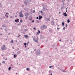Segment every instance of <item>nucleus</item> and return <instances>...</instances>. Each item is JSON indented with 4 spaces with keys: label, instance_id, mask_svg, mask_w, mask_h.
Returning a JSON list of instances; mask_svg holds the SVG:
<instances>
[{
    "label": "nucleus",
    "instance_id": "9d476101",
    "mask_svg": "<svg viewBox=\"0 0 75 75\" xmlns=\"http://www.w3.org/2000/svg\"><path fill=\"white\" fill-rule=\"evenodd\" d=\"M16 23H17V22H19V19H17L16 20H15Z\"/></svg>",
    "mask_w": 75,
    "mask_h": 75
},
{
    "label": "nucleus",
    "instance_id": "ddd939ff",
    "mask_svg": "<svg viewBox=\"0 0 75 75\" xmlns=\"http://www.w3.org/2000/svg\"><path fill=\"white\" fill-rule=\"evenodd\" d=\"M23 44L25 46V48H26V47H27V45H27V43H23Z\"/></svg>",
    "mask_w": 75,
    "mask_h": 75
},
{
    "label": "nucleus",
    "instance_id": "c9c22d12",
    "mask_svg": "<svg viewBox=\"0 0 75 75\" xmlns=\"http://www.w3.org/2000/svg\"><path fill=\"white\" fill-rule=\"evenodd\" d=\"M36 50H37V49H34V51H36Z\"/></svg>",
    "mask_w": 75,
    "mask_h": 75
},
{
    "label": "nucleus",
    "instance_id": "680f3d73",
    "mask_svg": "<svg viewBox=\"0 0 75 75\" xmlns=\"http://www.w3.org/2000/svg\"><path fill=\"white\" fill-rule=\"evenodd\" d=\"M66 12H67V10H66Z\"/></svg>",
    "mask_w": 75,
    "mask_h": 75
},
{
    "label": "nucleus",
    "instance_id": "6e6552de",
    "mask_svg": "<svg viewBox=\"0 0 75 75\" xmlns=\"http://www.w3.org/2000/svg\"><path fill=\"white\" fill-rule=\"evenodd\" d=\"M41 18H42V16H41L40 15H39V20H40V19H41Z\"/></svg>",
    "mask_w": 75,
    "mask_h": 75
},
{
    "label": "nucleus",
    "instance_id": "bb28decb",
    "mask_svg": "<svg viewBox=\"0 0 75 75\" xmlns=\"http://www.w3.org/2000/svg\"><path fill=\"white\" fill-rule=\"evenodd\" d=\"M29 42H27V44H26L27 45H28V44H29Z\"/></svg>",
    "mask_w": 75,
    "mask_h": 75
},
{
    "label": "nucleus",
    "instance_id": "4c0bfd02",
    "mask_svg": "<svg viewBox=\"0 0 75 75\" xmlns=\"http://www.w3.org/2000/svg\"><path fill=\"white\" fill-rule=\"evenodd\" d=\"M49 72L50 73H51V71L50 70V71H49Z\"/></svg>",
    "mask_w": 75,
    "mask_h": 75
},
{
    "label": "nucleus",
    "instance_id": "603ef678",
    "mask_svg": "<svg viewBox=\"0 0 75 75\" xmlns=\"http://www.w3.org/2000/svg\"><path fill=\"white\" fill-rule=\"evenodd\" d=\"M10 18H12V16H10Z\"/></svg>",
    "mask_w": 75,
    "mask_h": 75
},
{
    "label": "nucleus",
    "instance_id": "864d4df0",
    "mask_svg": "<svg viewBox=\"0 0 75 75\" xmlns=\"http://www.w3.org/2000/svg\"><path fill=\"white\" fill-rule=\"evenodd\" d=\"M1 55L2 56V57H3L4 56V55L3 54Z\"/></svg>",
    "mask_w": 75,
    "mask_h": 75
},
{
    "label": "nucleus",
    "instance_id": "39448f33",
    "mask_svg": "<svg viewBox=\"0 0 75 75\" xmlns=\"http://www.w3.org/2000/svg\"><path fill=\"white\" fill-rule=\"evenodd\" d=\"M42 10H43V11H45V10H48V9L46 8H45L43 6Z\"/></svg>",
    "mask_w": 75,
    "mask_h": 75
},
{
    "label": "nucleus",
    "instance_id": "c03bdc74",
    "mask_svg": "<svg viewBox=\"0 0 75 75\" xmlns=\"http://www.w3.org/2000/svg\"><path fill=\"white\" fill-rule=\"evenodd\" d=\"M32 23H33V22H34V20H33L32 21Z\"/></svg>",
    "mask_w": 75,
    "mask_h": 75
},
{
    "label": "nucleus",
    "instance_id": "ea45409f",
    "mask_svg": "<svg viewBox=\"0 0 75 75\" xmlns=\"http://www.w3.org/2000/svg\"><path fill=\"white\" fill-rule=\"evenodd\" d=\"M20 36H21V35H18V38L19 37H20Z\"/></svg>",
    "mask_w": 75,
    "mask_h": 75
},
{
    "label": "nucleus",
    "instance_id": "7ed1b4c3",
    "mask_svg": "<svg viewBox=\"0 0 75 75\" xmlns=\"http://www.w3.org/2000/svg\"><path fill=\"white\" fill-rule=\"evenodd\" d=\"M19 16L20 17H23L24 16V15L22 13V11H21V12H19Z\"/></svg>",
    "mask_w": 75,
    "mask_h": 75
},
{
    "label": "nucleus",
    "instance_id": "4d7b16f0",
    "mask_svg": "<svg viewBox=\"0 0 75 75\" xmlns=\"http://www.w3.org/2000/svg\"><path fill=\"white\" fill-rule=\"evenodd\" d=\"M4 30H5V31H6V29H4Z\"/></svg>",
    "mask_w": 75,
    "mask_h": 75
},
{
    "label": "nucleus",
    "instance_id": "aec40b11",
    "mask_svg": "<svg viewBox=\"0 0 75 75\" xmlns=\"http://www.w3.org/2000/svg\"><path fill=\"white\" fill-rule=\"evenodd\" d=\"M24 4H27V2L26 1H24Z\"/></svg>",
    "mask_w": 75,
    "mask_h": 75
},
{
    "label": "nucleus",
    "instance_id": "5fc2aeb1",
    "mask_svg": "<svg viewBox=\"0 0 75 75\" xmlns=\"http://www.w3.org/2000/svg\"><path fill=\"white\" fill-rule=\"evenodd\" d=\"M25 30L26 31H27V29H25Z\"/></svg>",
    "mask_w": 75,
    "mask_h": 75
},
{
    "label": "nucleus",
    "instance_id": "052dcab7",
    "mask_svg": "<svg viewBox=\"0 0 75 75\" xmlns=\"http://www.w3.org/2000/svg\"><path fill=\"white\" fill-rule=\"evenodd\" d=\"M6 14H9V13H6Z\"/></svg>",
    "mask_w": 75,
    "mask_h": 75
},
{
    "label": "nucleus",
    "instance_id": "69168bd1",
    "mask_svg": "<svg viewBox=\"0 0 75 75\" xmlns=\"http://www.w3.org/2000/svg\"><path fill=\"white\" fill-rule=\"evenodd\" d=\"M63 5H64V2L63 3Z\"/></svg>",
    "mask_w": 75,
    "mask_h": 75
},
{
    "label": "nucleus",
    "instance_id": "a19ab883",
    "mask_svg": "<svg viewBox=\"0 0 75 75\" xmlns=\"http://www.w3.org/2000/svg\"><path fill=\"white\" fill-rule=\"evenodd\" d=\"M28 16H26L25 17L26 19H27L28 18L27 17Z\"/></svg>",
    "mask_w": 75,
    "mask_h": 75
},
{
    "label": "nucleus",
    "instance_id": "4468645a",
    "mask_svg": "<svg viewBox=\"0 0 75 75\" xmlns=\"http://www.w3.org/2000/svg\"><path fill=\"white\" fill-rule=\"evenodd\" d=\"M24 37H25V38H28V35H24Z\"/></svg>",
    "mask_w": 75,
    "mask_h": 75
},
{
    "label": "nucleus",
    "instance_id": "72a5a7b5",
    "mask_svg": "<svg viewBox=\"0 0 75 75\" xmlns=\"http://www.w3.org/2000/svg\"><path fill=\"white\" fill-rule=\"evenodd\" d=\"M40 13H41V14H42V13H43V12H42V11H40Z\"/></svg>",
    "mask_w": 75,
    "mask_h": 75
},
{
    "label": "nucleus",
    "instance_id": "393cba45",
    "mask_svg": "<svg viewBox=\"0 0 75 75\" xmlns=\"http://www.w3.org/2000/svg\"><path fill=\"white\" fill-rule=\"evenodd\" d=\"M23 22V20L22 19H21L20 20V22L22 23Z\"/></svg>",
    "mask_w": 75,
    "mask_h": 75
},
{
    "label": "nucleus",
    "instance_id": "58836bf2",
    "mask_svg": "<svg viewBox=\"0 0 75 75\" xmlns=\"http://www.w3.org/2000/svg\"><path fill=\"white\" fill-rule=\"evenodd\" d=\"M22 7H24V5H22Z\"/></svg>",
    "mask_w": 75,
    "mask_h": 75
},
{
    "label": "nucleus",
    "instance_id": "8fccbe9b",
    "mask_svg": "<svg viewBox=\"0 0 75 75\" xmlns=\"http://www.w3.org/2000/svg\"><path fill=\"white\" fill-rule=\"evenodd\" d=\"M67 25H68L67 24L66 25V27H67Z\"/></svg>",
    "mask_w": 75,
    "mask_h": 75
},
{
    "label": "nucleus",
    "instance_id": "79ce46f5",
    "mask_svg": "<svg viewBox=\"0 0 75 75\" xmlns=\"http://www.w3.org/2000/svg\"><path fill=\"white\" fill-rule=\"evenodd\" d=\"M39 18H38V17H36V19L37 20H38V19Z\"/></svg>",
    "mask_w": 75,
    "mask_h": 75
},
{
    "label": "nucleus",
    "instance_id": "cd10ccee",
    "mask_svg": "<svg viewBox=\"0 0 75 75\" xmlns=\"http://www.w3.org/2000/svg\"><path fill=\"white\" fill-rule=\"evenodd\" d=\"M52 67H53V66H50L49 67V68H52Z\"/></svg>",
    "mask_w": 75,
    "mask_h": 75
},
{
    "label": "nucleus",
    "instance_id": "0e129e2a",
    "mask_svg": "<svg viewBox=\"0 0 75 75\" xmlns=\"http://www.w3.org/2000/svg\"><path fill=\"white\" fill-rule=\"evenodd\" d=\"M7 58H6L5 59V60H7Z\"/></svg>",
    "mask_w": 75,
    "mask_h": 75
},
{
    "label": "nucleus",
    "instance_id": "a211bd4d",
    "mask_svg": "<svg viewBox=\"0 0 75 75\" xmlns=\"http://www.w3.org/2000/svg\"><path fill=\"white\" fill-rule=\"evenodd\" d=\"M11 43H12V44L13 43H14V41L13 40H12L11 41Z\"/></svg>",
    "mask_w": 75,
    "mask_h": 75
},
{
    "label": "nucleus",
    "instance_id": "f3484780",
    "mask_svg": "<svg viewBox=\"0 0 75 75\" xmlns=\"http://www.w3.org/2000/svg\"><path fill=\"white\" fill-rule=\"evenodd\" d=\"M67 23H69V22H70V21L69 20V19H68V20H67Z\"/></svg>",
    "mask_w": 75,
    "mask_h": 75
},
{
    "label": "nucleus",
    "instance_id": "0eeeda50",
    "mask_svg": "<svg viewBox=\"0 0 75 75\" xmlns=\"http://www.w3.org/2000/svg\"><path fill=\"white\" fill-rule=\"evenodd\" d=\"M63 14L64 16L65 17H67V13L66 12L63 13Z\"/></svg>",
    "mask_w": 75,
    "mask_h": 75
},
{
    "label": "nucleus",
    "instance_id": "c756f323",
    "mask_svg": "<svg viewBox=\"0 0 75 75\" xmlns=\"http://www.w3.org/2000/svg\"><path fill=\"white\" fill-rule=\"evenodd\" d=\"M20 51H18L17 52V54H20Z\"/></svg>",
    "mask_w": 75,
    "mask_h": 75
},
{
    "label": "nucleus",
    "instance_id": "e2e57ef3",
    "mask_svg": "<svg viewBox=\"0 0 75 75\" xmlns=\"http://www.w3.org/2000/svg\"><path fill=\"white\" fill-rule=\"evenodd\" d=\"M59 41H61V40H59Z\"/></svg>",
    "mask_w": 75,
    "mask_h": 75
},
{
    "label": "nucleus",
    "instance_id": "e433bc0d",
    "mask_svg": "<svg viewBox=\"0 0 75 75\" xmlns=\"http://www.w3.org/2000/svg\"><path fill=\"white\" fill-rule=\"evenodd\" d=\"M19 50H20V49H19V48H18L17 49V51H18Z\"/></svg>",
    "mask_w": 75,
    "mask_h": 75
},
{
    "label": "nucleus",
    "instance_id": "4be33fe9",
    "mask_svg": "<svg viewBox=\"0 0 75 75\" xmlns=\"http://www.w3.org/2000/svg\"><path fill=\"white\" fill-rule=\"evenodd\" d=\"M29 69H30L28 68H26V70L27 71H29Z\"/></svg>",
    "mask_w": 75,
    "mask_h": 75
},
{
    "label": "nucleus",
    "instance_id": "5701e85b",
    "mask_svg": "<svg viewBox=\"0 0 75 75\" xmlns=\"http://www.w3.org/2000/svg\"><path fill=\"white\" fill-rule=\"evenodd\" d=\"M62 72H66V71H65V70H62Z\"/></svg>",
    "mask_w": 75,
    "mask_h": 75
},
{
    "label": "nucleus",
    "instance_id": "a878e982",
    "mask_svg": "<svg viewBox=\"0 0 75 75\" xmlns=\"http://www.w3.org/2000/svg\"><path fill=\"white\" fill-rule=\"evenodd\" d=\"M17 25H21V23H17Z\"/></svg>",
    "mask_w": 75,
    "mask_h": 75
},
{
    "label": "nucleus",
    "instance_id": "338daca9",
    "mask_svg": "<svg viewBox=\"0 0 75 75\" xmlns=\"http://www.w3.org/2000/svg\"><path fill=\"white\" fill-rule=\"evenodd\" d=\"M61 12H59V14H61Z\"/></svg>",
    "mask_w": 75,
    "mask_h": 75
},
{
    "label": "nucleus",
    "instance_id": "13d9d810",
    "mask_svg": "<svg viewBox=\"0 0 75 75\" xmlns=\"http://www.w3.org/2000/svg\"><path fill=\"white\" fill-rule=\"evenodd\" d=\"M25 28L27 27V25L25 26Z\"/></svg>",
    "mask_w": 75,
    "mask_h": 75
},
{
    "label": "nucleus",
    "instance_id": "412c9836",
    "mask_svg": "<svg viewBox=\"0 0 75 75\" xmlns=\"http://www.w3.org/2000/svg\"><path fill=\"white\" fill-rule=\"evenodd\" d=\"M36 22L38 23H40V21H38V20H36Z\"/></svg>",
    "mask_w": 75,
    "mask_h": 75
},
{
    "label": "nucleus",
    "instance_id": "f704fd0d",
    "mask_svg": "<svg viewBox=\"0 0 75 75\" xmlns=\"http://www.w3.org/2000/svg\"><path fill=\"white\" fill-rule=\"evenodd\" d=\"M33 29H34V30H36V29H35V28H33Z\"/></svg>",
    "mask_w": 75,
    "mask_h": 75
},
{
    "label": "nucleus",
    "instance_id": "c85d7f7f",
    "mask_svg": "<svg viewBox=\"0 0 75 75\" xmlns=\"http://www.w3.org/2000/svg\"><path fill=\"white\" fill-rule=\"evenodd\" d=\"M40 39H43V38H42V36H40Z\"/></svg>",
    "mask_w": 75,
    "mask_h": 75
},
{
    "label": "nucleus",
    "instance_id": "774afa93",
    "mask_svg": "<svg viewBox=\"0 0 75 75\" xmlns=\"http://www.w3.org/2000/svg\"><path fill=\"white\" fill-rule=\"evenodd\" d=\"M50 75H52V73H51V74H50Z\"/></svg>",
    "mask_w": 75,
    "mask_h": 75
},
{
    "label": "nucleus",
    "instance_id": "37998d69",
    "mask_svg": "<svg viewBox=\"0 0 75 75\" xmlns=\"http://www.w3.org/2000/svg\"><path fill=\"white\" fill-rule=\"evenodd\" d=\"M2 27H6V26L4 25H3Z\"/></svg>",
    "mask_w": 75,
    "mask_h": 75
},
{
    "label": "nucleus",
    "instance_id": "6ab92c4d",
    "mask_svg": "<svg viewBox=\"0 0 75 75\" xmlns=\"http://www.w3.org/2000/svg\"><path fill=\"white\" fill-rule=\"evenodd\" d=\"M11 67H9L8 68V70H9V71H10V70H11Z\"/></svg>",
    "mask_w": 75,
    "mask_h": 75
},
{
    "label": "nucleus",
    "instance_id": "f257e3e1",
    "mask_svg": "<svg viewBox=\"0 0 75 75\" xmlns=\"http://www.w3.org/2000/svg\"><path fill=\"white\" fill-rule=\"evenodd\" d=\"M36 55H39L41 54V51L40 49L36 51L35 52Z\"/></svg>",
    "mask_w": 75,
    "mask_h": 75
},
{
    "label": "nucleus",
    "instance_id": "3c124183",
    "mask_svg": "<svg viewBox=\"0 0 75 75\" xmlns=\"http://www.w3.org/2000/svg\"><path fill=\"white\" fill-rule=\"evenodd\" d=\"M57 30H59V28H57Z\"/></svg>",
    "mask_w": 75,
    "mask_h": 75
},
{
    "label": "nucleus",
    "instance_id": "de8ad7c7",
    "mask_svg": "<svg viewBox=\"0 0 75 75\" xmlns=\"http://www.w3.org/2000/svg\"><path fill=\"white\" fill-rule=\"evenodd\" d=\"M12 48L13 49H14V47L13 46L12 47Z\"/></svg>",
    "mask_w": 75,
    "mask_h": 75
},
{
    "label": "nucleus",
    "instance_id": "a18cd8bd",
    "mask_svg": "<svg viewBox=\"0 0 75 75\" xmlns=\"http://www.w3.org/2000/svg\"><path fill=\"white\" fill-rule=\"evenodd\" d=\"M0 7H1V3H0Z\"/></svg>",
    "mask_w": 75,
    "mask_h": 75
},
{
    "label": "nucleus",
    "instance_id": "bf43d9fd",
    "mask_svg": "<svg viewBox=\"0 0 75 75\" xmlns=\"http://www.w3.org/2000/svg\"><path fill=\"white\" fill-rule=\"evenodd\" d=\"M15 17H17V16H15Z\"/></svg>",
    "mask_w": 75,
    "mask_h": 75
},
{
    "label": "nucleus",
    "instance_id": "6e6d98bb",
    "mask_svg": "<svg viewBox=\"0 0 75 75\" xmlns=\"http://www.w3.org/2000/svg\"><path fill=\"white\" fill-rule=\"evenodd\" d=\"M29 20L30 21L32 20V19H29Z\"/></svg>",
    "mask_w": 75,
    "mask_h": 75
},
{
    "label": "nucleus",
    "instance_id": "7c9ffc66",
    "mask_svg": "<svg viewBox=\"0 0 75 75\" xmlns=\"http://www.w3.org/2000/svg\"><path fill=\"white\" fill-rule=\"evenodd\" d=\"M35 12V10H33V13H34Z\"/></svg>",
    "mask_w": 75,
    "mask_h": 75
},
{
    "label": "nucleus",
    "instance_id": "f03ea898",
    "mask_svg": "<svg viewBox=\"0 0 75 75\" xmlns=\"http://www.w3.org/2000/svg\"><path fill=\"white\" fill-rule=\"evenodd\" d=\"M47 28V26L45 25H43V26H41L40 27V29L41 30H45Z\"/></svg>",
    "mask_w": 75,
    "mask_h": 75
},
{
    "label": "nucleus",
    "instance_id": "09e8293b",
    "mask_svg": "<svg viewBox=\"0 0 75 75\" xmlns=\"http://www.w3.org/2000/svg\"><path fill=\"white\" fill-rule=\"evenodd\" d=\"M36 34H39V33L38 32H37V33H36Z\"/></svg>",
    "mask_w": 75,
    "mask_h": 75
},
{
    "label": "nucleus",
    "instance_id": "dca6fc26",
    "mask_svg": "<svg viewBox=\"0 0 75 75\" xmlns=\"http://www.w3.org/2000/svg\"><path fill=\"white\" fill-rule=\"evenodd\" d=\"M64 21L62 22V25L63 26H64Z\"/></svg>",
    "mask_w": 75,
    "mask_h": 75
},
{
    "label": "nucleus",
    "instance_id": "2eb2a0df",
    "mask_svg": "<svg viewBox=\"0 0 75 75\" xmlns=\"http://www.w3.org/2000/svg\"><path fill=\"white\" fill-rule=\"evenodd\" d=\"M47 21H50V18H46Z\"/></svg>",
    "mask_w": 75,
    "mask_h": 75
},
{
    "label": "nucleus",
    "instance_id": "423d86ee",
    "mask_svg": "<svg viewBox=\"0 0 75 75\" xmlns=\"http://www.w3.org/2000/svg\"><path fill=\"white\" fill-rule=\"evenodd\" d=\"M33 41L35 40V42H36L37 43H38V40L34 39V38H33Z\"/></svg>",
    "mask_w": 75,
    "mask_h": 75
},
{
    "label": "nucleus",
    "instance_id": "473e14b6",
    "mask_svg": "<svg viewBox=\"0 0 75 75\" xmlns=\"http://www.w3.org/2000/svg\"><path fill=\"white\" fill-rule=\"evenodd\" d=\"M38 33L40 34V32L39 30H38Z\"/></svg>",
    "mask_w": 75,
    "mask_h": 75
},
{
    "label": "nucleus",
    "instance_id": "b1692460",
    "mask_svg": "<svg viewBox=\"0 0 75 75\" xmlns=\"http://www.w3.org/2000/svg\"><path fill=\"white\" fill-rule=\"evenodd\" d=\"M16 56H17V55L14 54V58H16Z\"/></svg>",
    "mask_w": 75,
    "mask_h": 75
},
{
    "label": "nucleus",
    "instance_id": "20e7f679",
    "mask_svg": "<svg viewBox=\"0 0 75 75\" xmlns=\"http://www.w3.org/2000/svg\"><path fill=\"white\" fill-rule=\"evenodd\" d=\"M5 49H6V45H3L1 47V50H5Z\"/></svg>",
    "mask_w": 75,
    "mask_h": 75
},
{
    "label": "nucleus",
    "instance_id": "f8f14e48",
    "mask_svg": "<svg viewBox=\"0 0 75 75\" xmlns=\"http://www.w3.org/2000/svg\"><path fill=\"white\" fill-rule=\"evenodd\" d=\"M51 24H52V25H54V21H52L51 22Z\"/></svg>",
    "mask_w": 75,
    "mask_h": 75
},
{
    "label": "nucleus",
    "instance_id": "2f4dec72",
    "mask_svg": "<svg viewBox=\"0 0 75 75\" xmlns=\"http://www.w3.org/2000/svg\"><path fill=\"white\" fill-rule=\"evenodd\" d=\"M3 64H5V62L4 61H3L2 62Z\"/></svg>",
    "mask_w": 75,
    "mask_h": 75
},
{
    "label": "nucleus",
    "instance_id": "9b49d317",
    "mask_svg": "<svg viewBox=\"0 0 75 75\" xmlns=\"http://www.w3.org/2000/svg\"><path fill=\"white\" fill-rule=\"evenodd\" d=\"M49 32L50 33H52V29L50 28L49 29Z\"/></svg>",
    "mask_w": 75,
    "mask_h": 75
},
{
    "label": "nucleus",
    "instance_id": "49530a36",
    "mask_svg": "<svg viewBox=\"0 0 75 75\" xmlns=\"http://www.w3.org/2000/svg\"><path fill=\"white\" fill-rule=\"evenodd\" d=\"M65 27H64L63 28V30H65Z\"/></svg>",
    "mask_w": 75,
    "mask_h": 75
},
{
    "label": "nucleus",
    "instance_id": "1a4fd4ad",
    "mask_svg": "<svg viewBox=\"0 0 75 75\" xmlns=\"http://www.w3.org/2000/svg\"><path fill=\"white\" fill-rule=\"evenodd\" d=\"M29 15V14H28V13H26L25 14V16H26V17H28Z\"/></svg>",
    "mask_w": 75,
    "mask_h": 75
}]
</instances>
